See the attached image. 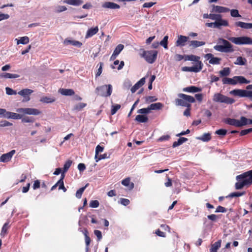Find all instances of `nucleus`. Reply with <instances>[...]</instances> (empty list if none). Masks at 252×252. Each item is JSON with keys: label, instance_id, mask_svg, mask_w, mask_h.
Here are the masks:
<instances>
[{"label": "nucleus", "instance_id": "7ed1b4c3", "mask_svg": "<svg viewBox=\"0 0 252 252\" xmlns=\"http://www.w3.org/2000/svg\"><path fill=\"white\" fill-rule=\"evenodd\" d=\"M213 100L216 102L224 103L227 104H232L235 102V100L233 98L229 97L220 93L215 94Z\"/></svg>", "mask_w": 252, "mask_h": 252}, {"label": "nucleus", "instance_id": "f704fd0d", "mask_svg": "<svg viewBox=\"0 0 252 252\" xmlns=\"http://www.w3.org/2000/svg\"><path fill=\"white\" fill-rule=\"evenodd\" d=\"M188 141V138L185 137H180L177 141H175L172 145L173 148L182 145L183 143Z\"/></svg>", "mask_w": 252, "mask_h": 252}, {"label": "nucleus", "instance_id": "72a5a7b5", "mask_svg": "<svg viewBox=\"0 0 252 252\" xmlns=\"http://www.w3.org/2000/svg\"><path fill=\"white\" fill-rule=\"evenodd\" d=\"M238 181V182H237L235 184V188L237 189H242L244 186H247V184L245 182V181L243 179H239L237 180Z\"/></svg>", "mask_w": 252, "mask_h": 252}, {"label": "nucleus", "instance_id": "f3484780", "mask_svg": "<svg viewBox=\"0 0 252 252\" xmlns=\"http://www.w3.org/2000/svg\"><path fill=\"white\" fill-rule=\"evenodd\" d=\"M217 25V28L220 29L221 26H228L229 24L227 20L222 19L221 15L219 17L217 21H215Z\"/></svg>", "mask_w": 252, "mask_h": 252}, {"label": "nucleus", "instance_id": "2eb2a0df", "mask_svg": "<svg viewBox=\"0 0 252 252\" xmlns=\"http://www.w3.org/2000/svg\"><path fill=\"white\" fill-rule=\"evenodd\" d=\"M145 83V78H142L138 81L131 88V91L132 93H135L139 88L142 86Z\"/></svg>", "mask_w": 252, "mask_h": 252}, {"label": "nucleus", "instance_id": "e2e57ef3", "mask_svg": "<svg viewBox=\"0 0 252 252\" xmlns=\"http://www.w3.org/2000/svg\"><path fill=\"white\" fill-rule=\"evenodd\" d=\"M70 44H72V45L78 46V47H81L82 45V43L76 40H68L67 41Z\"/></svg>", "mask_w": 252, "mask_h": 252}, {"label": "nucleus", "instance_id": "58836bf2", "mask_svg": "<svg viewBox=\"0 0 252 252\" xmlns=\"http://www.w3.org/2000/svg\"><path fill=\"white\" fill-rule=\"evenodd\" d=\"M89 185V184H87L85 186L81 188L78 190H77L76 192V197L78 198H81L82 194L84 192V190L86 188V187Z\"/></svg>", "mask_w": 252, "mask_h": 252}, {"label": "nucleus", "instance_id": "5fc2aeb1", "mask_svg": "<svg viewBox=\"0 0 252 252\" xmlns=\"http://www.w3.org/2000/svg\"><path fill=\"white\" fill-rule=\"evenodd\" d=\"M121 108V105L119 104H116L115 105H113L112 109L111 110V115L115 114L117 111Z\"/></svg>", "mask_w": 252, "mask_h": 252}, {"label": "nucleus", "instance_id": "dca6fc26", "mask_svg": "<svg viewBox=\"0 0 252 252\" xmlns=\"http://www.w3.org/2000/svg\"><path fill=\"white\" fill-rule=\"evenodd\" d=\"M102 6L105 8L110 9H119L120 8V6L119 4L110 1L105 2L102 4Z\"/></svg>", "mask_w": 252, "mask_h": 252}, {"label": "nucleus", "instance_id": "c9c22d12", "mask_svg": "<svg viewBox=\"0 0 252 252\" xmlns=\"http://www.w3.org/2000/svg\"><path fill=\"white\" fill-rule=\"evenodd\" d=\"M247 63V60L242 57H238L237 58L236 62L234 63L235 64L244 65Z\"/></svg>", "mask_w": 252, "mask_h": 252}, {"label": "nucleus", "instance_id": "0eeeda50", "mask_svg": "<svg viewBox=\"0 0 252 252\" xmlns=\"http://www.w3.org/2000/svg\"><path fill=\"white\" fill-rule=\"evenodd\" d=\"M17 112L19 113L33 115H38L41 113V111L37 109L31 108H18L17 110Z\"/></svg>", "mask_w": 252, "mask_h": 252}, {"label": "nucleus", "instance_id": "052dcab7", "mask_svg": "<svg viewBox=\"0 0 252 252\" xmlns=\"http://www.w3.org/2000/svg\"><path fill=\"white\" fill-rule=\"evenodd\" d=\"M223 84L232 85V79L227 77H224L222 79Z\"/></svg>", "mask_w": 252, "mask_h": 252}, {"label": "nucleus", "instance_id": "412c9836", "mask_svg": "<svg viewBox=\"0 0 252 252\" xmlns=\"http://www.w3.org/2000/svg\"><path fill=\"white\" fill-rule=\"evenodd\" d=\"M225 123L231 126L240 127L239 120L235 119L227 118L225 120Z\"/></svg>", "mask_w": 252, "mask_h": 252}, {"label": "nucleus", "instance_id": "5701e85b", "mask_svg": "<svg viewBox=\"0 0 252 252\" xmlns=\"http://www.w3.org/2000/svg\"><path fill=\"white\" fill-rule=\"evenodd\" d=\"M6 115L5 116V118H12L13 119H22V115H21L20 114L13 113V112H7V113H6Z\"/></svg>", "mask_w": 252, "mask_h": 252}, {"label": "nucleus", "instance_id": "bb28decb", "mask_svg": "<svg viewBox=\"0 0 252 252\" xmlns=\"http://www.w3.org/2000/svg\"><path fill=\"white\" fill-rule=\"evenodd\" d=\"M63 2L68 4L78 6L83 3L82 0H64Z\"/></svg>", "mask_w": 252, "mask_h": 252}, {"label": "nucleus", "instance_id": "a878e982", "mask_svg": "<svg viewBox=\"0 0 252 252\" xmlns=\"http://www.w3.org/2000/svg\"><path fill=\"white\" fill-rule=\"evenodd\" d=\"M59 92L62 94L66 96H71L75 94L74 91L72 89H61Z\"/></svg>", "mask_w": 252, "mask_h": 252}, {"label": "nucleus", "instance_id": "4c0bfd02", "mask_svg": "<svg viewBox=\"0 0 252 252\" xmlns=\"http://www.w3.org/2000/svg\"><path fill=\"white\" fill-rule=\"evenodd\" d=\"M30 39L27 36L21 37L19 40H17V44H26L29 42Z\"/></svg>", "mask_w": 252, "mask_h": 252}, {"label": "nucleus", "instance_id": "cd10ccee", "mask_svg": "<svg viewBox=\"0 0 252 252\" xmlns=\"http://www.w3.org/2000/svg\"><path fill=\"white\" fill-rule=\"evenodd\" d=\"M64 174L62 173L60 179L57 182V184H59V189H63V192L66 191V188L64 186L63 179L64 178Z\"/></svg>", "mask_w": 252, "mask_h": 252}, {"label": "nucleus", "instance_id": "b1692460", "mask_svg": "<svg viewBox=\"0 0 252 252\" xmlns=\"http://www.w3.org/2000/svg\"><path fill=\"white\" fill-rule=\"evenodd\" d=\"M201 91V88L193 86L188 87L183 89V91L189 93H196L200 92Z\"/></svg>", "mask_w": 252, "mask_h": 252}, {"label": "nucleus", "instance_id": "69168bd1", "mask_svg": "<svg viewBox=\"0 0 252 252\" xmlns=\"http://www.w3.org/2000/svg\"><path fill=\"white\" fill-rule=\"evenodd\" d=\"M207 218L208 219H209L212 221H217V220L220 218L219 216H217L215 214H212V215H208L207 216Z\"/></svg>", "mask_w": 252, "mask_h": 252}, {"label": "nucleus", "instance_id": "39448f33", "mask_svg": "<svg viewBox=\"0 0 252 252\" xmlns=\"http://www.w3.org/2000/svg\"><path fill=\"white\" fill-rule=\"evenodd\" d=\"M158 55V52L155 50L143 51L141 54V57L149 63H154L156 60Z\"/></svg>", "mask_w": 252, "mask_h": 252}, {"label": "nucleus", "instance_id": "2f4dec72", "mask_svg": "<svg viewBox=\"0 0 252 252\" xmlns=\"http://www.w3.org/2000/svg\"><path fill=\"white\" fill-rule=\"evenodd\" d=\"M135 121L139 123H147L148 121V118L144 115H138L136 116Z\"/></svg>", "mask_w": 252, "mask_h": 252}, {"label": "nucleus", "instance_id": "3c124183", "mask_svg": "<svg viewBox=\"0 0 252 252\" xmlns=\"http://www.w3.org/2000/svg\"><path fill=\"white\" fill-rule=\"evenodd\" d=\"M5 91L6 94L8 95H16L18 94L16 91L13 90L9 87H6Z\"/></svg>", "mask_w": 252, "mask_h": 252}, {"label": "nucleus", "instance_id": "aec40b11", "mask_svg": "<svg viewBox=\"0 0 252 252\" xmlns=\"http://www.w3.org/2000/svg\"><path fill=\"white\" fill-rule=\"evenodd\" d=\"M200 57L194 55H185V61H191L195 62V64H198V62H201L200 60Z\"/></svg>", "mask_w": 252, "mask_h": 252}, {"label": "nucleus", "instance_id": "79ce46f5", "mask_svg": "<svg viewBox=\"0 0 252 252\" xmlns=\"http://www.w3.org/2000/svg\"><path fill=\"white\" fill-rule=\"evenodd\" d=\"M124 48V46L123 44H120L117 46L115 48L113 53L115 55H117V56L120 53V52L123 50Z\"/></svg>", "mask_w": 252, "mask_h": 252}, {"label": "nucleus", "instance_id": "9d476101", "mask_svg": "<svg viewBox=\"0 0 252 252\" xmlns=\"http://www.w3.org/2000/svg\"><path fill=\"white\" fill-rule=\"evenodd\" d=\"M33 92L32 90L29 89H24L19 91L18 94L24 97L23 101H28L30 100V95Z\"/></svg>", "mask_w": 252, "mask_h": 252}, {"label": "nucleus", "instance_id": "f257e3e1", "mask_svg": "<svg viewBox=\"0 0 252 252\" xmlns=\"http://www.w3.org/2000/svg\"><path fill=\"white\" fill-rule=\"evenodd\" d=\"M215 50L220 52L232 53L234 51L233 45L228 40L219 38L218 44L214 47Z\"/></svg>", "mask_w": 252, "mask_h": 252}, {"label": "nucleus", "instance_id": "09e8293b", "mask_svg": "<svg viewBox=\"0 0 252 252\" xmlns=\"http://www.w3.org/2000/svg\"><path fill=\"white\" fill-rule=\"evenodd\" d=\"M231 16L233 17H241L237 9H232L230 10Z\"/></svg>", "mask_w": 252, "mask_h": 252}, {"label": "nucleus", "instance_id": "c85d7f7f", "mask_svg": "<svg viewBox=\"0 0 252 252\" xmlns=\"http://www.w3.org/2000/svg\"><path fill=\"white\" fill-rule=\"evenodd\" d=\"M150 111L152 110H160L162 108L163 105L160 102L151 104L149 106Z\"/></svg>", "mask_w": 252, "mask_h": 252}, {"label": "nucleus", "instance_id": "4be33fe9", "mask_svg": "<svg viewBox=\"0 0 252 252\" xmlns=\"http://www.w3.org/2000/svg\"><path fill=\"white\" fill-rule=\"evenodd\" d=\"M239 122L240 127H242L244 126L252 124V119H249L244 116H242L240 118Z\"/></svg>", "mask_w": 252, "mask_h": 252}, {"label": "nucleus", "instance_id": "1a4fd4ad", "mask_svg": "<svg viewBox=\"0 0 252 252\" xmlns=\"http://www.w3.org/2000/svg\"><path fill=\"white\" fill-rule=\"evenodd\" d=\"M203 63L202 62H198V64H195L193 66H184L182 68L183 71L198 72L201 70L203 67Z\"/></svg>", "mask_w": 252, "mask_h": 252}, {"label": "nucleus", "instance_id": "bf43d9fd", "mask_svg": "<svg viewBox=\"0 0 252 252\" xmlns=\"http://www.w3.org/2000/svg\"><path fill=\"white\" fill-rule=\"evenodd\" d=\"M251 132H252V128L242 130L240 131V136H244Z\"/></svg>", "mask_w": 252, "mask_h": 252}, {"label": "nucleus", "instance_id": "ddd939ff", "mask_svg": "<svg viewBox=\"0 0 252 252\" xmlns=\"http://www.w3.org/2000/svg\"><path fill=\"white\" fill-rule=\"evenodd\" d=\"M189 37L184 35H180L178 36V39L176 42L175 45L178 47H183L186 45Z\"/></svg>", "mask_w": 252, "mask_h": 252}, {"label": "nucleus", "instance_id": "c03bdc74", "mask_svg": "<svg viewBox=\"0 0 252 252\" xmlns=\"http://www.w3.org/2000/svg\"><path fill=\"white\" fill-rule=\"evenodd\" d=\"M8 227L9 226L8 222H6L4 224L1 229V231L0 233L1 236H2V237H4L5 236V235L7 233V230L8 228Z\"/></svg>", "mask_w": 252, "mask_h": 252}, {"label": "nucleus", "instance_id": "e433bc0d", "mask_svg": "<svg viewBox=\"0 0 252 252\" xmlns=\"http://www.w3.org/2000/svg\"><path fill=\"white\" fill-rule=\"evenodd\" d=\"M230 73V69L229 67H224L219 72L220 75L222 77L227 76L229 75Z\"/></svg>", "mask_w": 252, "mask_h": 252}, {"label": "nucleus", "instance_id": "49530a36", "mask_svg": "<svg viewBox=\"0 0 252 252\" xmlns=\"http://www.w3.org/2000/svg\"><path fill=\"white\" fill-rule=\"evenodd\" d=\"M87 105L86 103H79L74 106V110L76 111H81L83 108L86 107Z\"/></svg>", "mask_w": 252, "mask_h": 252}, {"label": "nucleus", "instance_id": "f8f14e48", "mask_svg": "<svg viewBox=\"0 0 252 252\" xmlns=\"http://www.w3.org/2000/svg\"><path fill=\"white\" fill-rule=\"evenodd\" d=\"M246 90L235 89L231 91L229 93L230 94L235 96H238L239 97H246Z\"/></svg>", "mask_w": 252, "mask_h": 252}, {"label": "nucleus", "instance_id": "de8ad7c7", "mask_svg": "<svg viewBox=\"0 0 252 252\" xmlns=\"http://www.w3.org/2000/svg\"><path fill=\"white\" fill-rule=\"evenodd\" d=\"M84 234L85 235L86 246H89L91 243V239L88 235V231L87 230H85Z\"/></svg>", "mask_w": 252, "mask_h": 252}, {"label": "nucleus", "instance_id": "774afa93", "mask_svg": "<svg viewBox=\"0 0 252 252\" xmlns=\"http://www.w3.org/2000/svg\"><path fill=\"white\" fill-rule=\"evenodd\" d=\"M226 212V209L224 207L221 206H218L215 211L216 213H219V212L225 213Z\"/></svg>", "mask_w": 252, "mask_h": 252}, {"label": "nucleus", "instance_id": "423d86ee", "mask_svg": "<svg viewBox=\"0 0 252 252\" xmlns=\"http://www.w3.org/2000/svg\"><path fill=\"white\" fill-rule=\"evenodd\" d=\"M236 179L237 180H244L247 185H250L252 184V170L237 176Z\"/></svg>", "mask_w": 252, "mask_h": 252}, {"label": "nucleus", "instance_id": "338daca9", "mask_svg": "<svg viewBox=\"0 0 252 252\" xmlns=\"http://www.w3.org/2000/svg\"><path fill=\"white\" fill-rule=\"evenodd\" d=\"M34 119L32 117H26L22 119L23 123H32L33 122Z\"/></svg>", "mask_w": 252, "mask_h": 252}, {"label": "nucleus", "instance_id": "20e7f679", "mask_svg": "<svg viewBox=\"0 0 252 252\" xmlns=\"http://www.w3.org/2000/svg\"><path fill=\"white\" fill-rule=\"evenodd\" d=\"M228 39L236 45H252V39L248 36L231 37Z\"/></svg>", "mask_w": 252, "mask_h": 252}, {"label": "nucleus", "instance_id": "f03ea898", "mask_svg": "<svg viewBox=\"0 0 252 252\" xmlns=\"http://www.w3.org/2000/svg\"><path fill=\"white\" fill-rule=\"evenodd\" d=\"M178 96L179 98L175 99V103L177 106L190 107V103H194L195 101L194 98L190 95L179 94Z\"/></svg>", "mask_w": 252, "mask_h": 252}, {"label": "nucleus", "instance_id": "8fccbe9b", "mask_svg": "<svg viewBox=\"0 0 252 252\" xmlns=\"http://www.w3.org/2000/svg\"><path fill=\"white\" fill-rule=\"evenodd\" d=\"M40 101L43 102H44V103H48L53 102L55 101V99L52 98H51V97H48L45 96V97H42L40 99Z\"/></svg>", "mask_w": 252, "mask_h": 252}, {"label": "nucleus", "instance_id": "ea45409f", "mask_svg": "<svg viewBox=\"0 0 252 252\" xmlns=\"http://www.w3.org/2000/svg\"><path fill=\"white\" fill-rule=\"evenodd\" d=\"M221 59L218 57H214V56L209 61V63L212 64H219Z\"/></svg>", "mask_w": 252, "mask_h": 252}, {"label": "nucleus", "instance_id": "0e129e2a", "mask_svg": "<svg viewBox=\"0 0 252 252\" xmlns=\"http://www.w3.org/2000/svg\"><path fill=\"white\" fill-rule=\"evenodd\" d=\"M174 59L176 61H180L182 60H184L185 61V55L176 54L174 56Z\"/></svg>", "mask_w": 252, "mask_h": 252}, {"label": "nucleus", "instance_id": "a211bd4d", "mask_svg": "<svg viewBox=\"0 0 252 252\" xmlns=\"http://www.w3.org/2000/svg\"><path fill=\"white\" fill-rule=\"evenodd\" d=\"M235 26L238 27H241L244 29H250L252 28V23H245L241 21L235 22Z\"/></svg>", "mask_w": 252, "mask_h": 252}, {"label": "nucleus", "instance_id": "13d9d810", "mask_svg": "<svg viewBox=\"0 0 252 252\" xmlns=\"http://www.w3.org/2000/svg\"><path fill=\"white\" fill-rule=\"evenodd\" d=\"M99 203L97 200H92L90 203V207L91 208H97L99 206Z\"/></svg>", "mask_w": 252, "mask_h": 252}, {"label": "nucleus", "instance_id": "603ef678", "mask_svg": "<svg viewBox=\"0 0 252 252\" xmlns=\"http://www.w3.org/2000/svg\"><path fill=\"white\" fill-rule=\"evenodd\" d=\"M15 153V150H12L9 153H7L5 154H3L0 156V158H12V157L14 155V154Z\"/></svg>", "mask_w": 252, "mask_h": 252}, {"label": "nucleus", "instance_id": "393cba45", "mask_svg": "<svg viewBox=\"0 0 252 252\" xmlns=\"http://www.w3.org/2000/svg\"><path fill=\"white\" fill-rule=\"evenodd\" d=\"M205 44L204 41H199L197 40H192L189 41V46L193 48H195Z\"/></svg>", "mask_w": 252, "mask_h": 252}, {"label": "nucleus", "instance_id": "37998d69", "mask_svg": "<svg viewBox=\"0 0 252 252\" xmlns=\"http://www.w3.org/2000/svg\"><path fill=\"white\" fill-rule=\"evenodd\" d=\"M71 163L72 161L71 160H68L66 161L65 164H64L63 170L62 173H63V174H64V173L68 170V169L70 167Z\"/></svg>", "mask_w": 252, "mask_h": 252}, {"label": "nucleus", "instance_id": "473e14b6", "mask_svg": "<svg viewBox=\"0 0 252 252\" xmlns=\"http://www.w3.org/2000/svg\"><path fill=\"white\" fill-rule=\"evenodd\" d=\"M221 246V240H219L214 244L212 245L210 251V252H217V250Z\"/></svg>", "mask_w": 252, "mask_h": 252}, {"label": "nucleus", "instance_id": "6e6d98bb", "mask_svg": "<svg viewBox=\"0 0 252 252\" xmlns=\"http://www.w3.org/2000/svg\"><path fill=\"white\" fill-rule=\"evenodd\" d=\"M104 147L97 145L95 148V155L94 158H97V156L99 153L102 152L103 151Z\"/></svg>", "mask_w": 252, "mask_h": 252}, {"label": "nucleus", "instance_id": "4468645a", "mask_svg": "<svg viewBox=\"0 0 252 252\" xmlns=\"http://www.w3.org/2000/svg\"><path fill=\"white\" fill-rule=\"evenodd\" d=\"M98 30L99 29L97 26L89 29L86 34L85 38H88L92 37L98 32Z\"/></svg>", "mask_w": 252, "mask_h": 252}, {"label": "nucleus", "instance_id": "a18cd8bd", "mask_svg": "<svg viewBox=\"0 0 252 252\" xmlns=\"http://www.w3.org/2000/svg\"><path fill=\"white\" fill-rule=\"evenodd\" d=\"M158 100V98L155 96H148L145 97V102L147 103H149L154 101H156Z\"/></svg>", "mask_w": 252, "mask_h": 252}, {"label": "nucleus", "instance_id": "4d7b16f0", "mask_svg": "<svg viewBox=\"0 0 252 252\" xmlns=\"http://www.w3.org/2000/svg\"><path fill=\"white\" fill-rule=\"evenodd\" d=\"M149 107L147 108H142L138 110L137 113L140 114H148L150 112Z\"/></svg>", "mask_w": 252, "mask_h": 252}, {"label": "nucleus", "instance_id": "c756f323", "mask_svg": "<svg viewBox=\"0 0 252 252\" xmlns=\"http://www.w3.org/2000/svg\"><path fill=\"white\" fill-rule=\"evenodd\" d=\"M122 184L126 187H128L129 189H132L134 188V184L130 182V178H126L122 181Z\"/></svg>", "mask_w": 252, "mask_h": 252}, {"label": "nucleus", "instance_id": "864d4df0", "mask_svg": "<svg viewBox=\"0 0 252 252\" xmlns=\"http://www.w3.org/2000/svg\"><path fill=\"white\" fill-rule=\"evenodd\" d=\"M211 139V134L209 133H204L201 139L203 141H208L209 140H210V139Z\"/></svg>", "mask_w": 252, "mask_h": 252}, {"label": "nucleus", "instance_id": "6ab92c4d", "mask_svg": "<svg viewBox=\"0 0 252 252\" xmlns=\"http://www.w3.org/2000/svg\"><path fill=\"white\" fill-rule=\"evenodd\" d=\"M229 11L230 9L227 7L219 5H214L212 11L218 13H226Z\"/></svg>", "mask_w": 252, "mask_h": 252}, {"label": "nucleus", "instance_id": "a19ab883", "mask_svg": "<svg viewBox=\"0 0 252 252\" xmlns=\"http://www.w3.org/2000/svg\"><path fill=\"white\" fill-rule=\"evenodd\" d=\"M168 39L167 35L165 36L163 39L160 42V45L162 46L165 49H168Z\"/></svg>", "mask_w": 252, "mask_h": 252}, {"label": "nucleus", "instance_id": "6e6552de", "mask_svg": "<svg viewBox=\"0 0 252 252\" xmlns=\"http://www.w3.org/2000/svg\"><path fill=\"white\" fill-rule=\"evenodd\" d=\"M97 90H100L101 92L100 95L104 97L109 96L112 92V87L110 84L101 86L97 88Z\"/></svg>", "mask_w": 252, "mask_h": 252}, {"label": "nucleus", "instance_id": "7c9ffc66", "mask_svg": "<svg viewBox=\"0 0 252 252\" xmlns=\"http://www.w3.org/2000/svg\"><path fill=\"white\" fill-rule=\"evenodd\" d=\"M19 76H20L18 74L10 73H2L0 74V77L3 78H17Z\"/></svg>", "mask_w": 252, "mask_h": 252}, {"label": "nucleus", "instance_id": "680f3d73", "mask_svg": "<svg viewBox=\"0 0 252 252\" xmlns=\"http://www.w3.org/2000/svg\"><path fill=\"white\" fill-rule=\"evenodd\" d=\"M227 133V130L224 129H220L216 131L215 133L222 136H224Z\"/></svg>", "mask_w": 252, "mask_h": 252}, {"label": "nucleus", "instance_id": "9b49d317", "mask_svg": "<svg viewBox=\"0 0 252 252\" xmlns=\"http://www.w3.org/2000/svg\"><path fill=\"white\" fill-rule=\"evenodd\" d=\"M232 79V85H235L237 83L239 84H248L250 82V80L246 79L242 76H235Z\"/></svg>", "mask_w": 252, "mask_h": 252}]
</instances>
